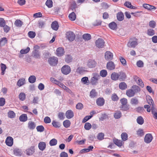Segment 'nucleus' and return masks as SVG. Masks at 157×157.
<instances>
[{
  "instance_id": "1",
  "label": "nucleus",
  "mask_w": 157,
  "mask_h": 157,
  "mask_svg": "<svg viewBox=\"0 0 157 157\" xmlns=\"http://www.w3.org/2000/svg\"><path fill=\"white\" fill-rule=\"evenodd\" d=\"M146 100L149 105H145L144 107L145 109L147 108V112H150V109L154 108V103L151 98L150 96H147L146 97Z\"/></svg>"
},
{
  "instance_id": "2",
  "label": "nucleus",
  "mask_w": 157,
  "mask_h": 157,
  "mask_svg": "<svg viewBox=\"0 0 157 157\" xmlns=\"http://www.w3.org/2000/svg\"><path fill=\"white\" fill-rule=\"evenodd\" d=\"M138 39L135 37L131 38L129 39L127 44V46L129 48H135L138 44Z\"/></svg>"
},
{
  "instance_id": "3",
  "label": "nucleus",
  "mask_w": 157,
  "mask_h": 157,
  "mask_svg": "<svg viewBox=\"0 0 157 157\" xmlns=\"http://www.w3.org/2000/svg\"><path fill=\"white\" fill-rule=\"evenodd\" d=\"M92 77L90 80V83L92 85H96L98 83V81L100 78L99 75L97 73H93Z\"/></svg>"
},
{
  "instance_id": "4",
  "label": "nucleus",
  "mask_w": 157,
  "mask_h": 157,
  "mask_svg": "<svg viewBox=\"0 0 157 157\" xmlns=\"http://www.w3.org/2000/svg\"><path fill=\"white\" fill-rule=\"evenodd\" d=\"M95 44L98 48H102L105 46V42L102 39L98 38L96 41Z\"/></svg>"
},
{
  "instance_id": "5",
  "label": "nucleus",
  "mask_w": 157,
  "mask_h": 157,
  "mask_svg": "<svg viewBox=\"0 0 157 157\" xmlns=\"http://www.w3.org/2000/svg\"><path fill=\"white\" fill-rule=\"evenodd\" d=\"M62 73L64 75H67L69 74L71 71L70 67L68 65L63 66L61 69Z\"/></svg>"
},
{
  "instance_id": "6",
  "label": "nucleus",
  "mask_w": 157,
  "mask_h": 157,
  "mask_svg": "<svg viewBox=\"0 0 157 157\" xmlns=\"http://www.w3.org/2000/svg\"><path fill=\"white\" fill-rule=\"evenodd\" d=\"M97 63L96 61L92 59H89L87 62L86 66L90 68L94 67L96 65Z\"/></svg>"
},
{
  "instance_id": "7",
  "label": "nucleus",
  "mask_w": 157,
  "mask_h": 157,
  "mask_svg": "<svg viewBox=\"0 0 157 157\" xmlns=\"http://www.w3.org/2000/svg\"><path fill=\"white\" fill-rule=\"evenodd\" d=\"M57 58L55 57H53L49 59L48 62L51 65L55 66L58 63Z\"/></svg>"
},
{
  "instance_id": "8",
  "label": "nucleus",
  "mask_w": 157,
  "mask_h": 157,
  "mask_svg": "<svg viewBox=\"0 0 157 157\" xmlns=\"http://www.w3.org/2000/svg\"><path fill=\"white\" fill-rule=\"evenodd\" d=\"M67 37L69 41H72L75 39V35L73 33L70 31L67 33Z\"/></svg>"
},
{
  "instance_id": "9",
  "label": "nucleus",
  "mask_w": 157,
  "mask_h": 157,
  "mask_svg": "<svg viewBox=\"0 0 157 157\" xmlns=\"http://www.w3.org/2000/svg\"><path fill=\"white\" fill-rule=\"evenodd\" d=\"M153 137L151 134L148 133L146 135L144 138V142L147 144L149 143L152 140Z\"/></svg>"
},
{
  "instance_id": "10",
  "label": "nucleus",
  "mask_w": 157,
  "mask_h": 157,
  "mask_svg": "<svg viewBox=\"0 0 157 157\" xmlns=\"http://www.w3.org/2000/svg\"><path fill=\"white\" fill-rule=\"evenodd\" d=\"M133 78L137 83L142 87H144V84L142 80L136 76H134Z\"/></svg>"
},
{
  "instance_id": "11",
  "label": "nucleus",
  "mask_w": 157,
  "mask_h": 157,
  "mask_svg": "<svg viewBox=\"0 0 157 157\" xmlns=\"http://www.w3.org/2000/svg\"><path fill=\"white\" fill-rule=\"evenodd\" d=\"M106 67L107 69L109 70H113L115 68V66L114 63L110 61L107 63Z\"/></svg>"
},
{
  "instance_id": "12",
  "label": "nucleus",
  "mask_w": 157,
  "mask_h": 157,
  "mask_svg": "<svg viewBox=\"0 0 157 157\" xmlns=\"http://www.w3.org/2000/svg\"><path fill=\"white\" fill-rule=\"evenodd\" d=\"M56 55L58 56H63L64 53V51L62 47L58 48L56 51Z\"/></svg>"
},
{
  "instance_id": "13",
  "label": "nucleus",
  "mask_w": 157,
  "mask_h": 157,
  "mask_svg": "<svg viewBox=\"0 0 157 157\" xmlns=\"http://www.w3.org/2000/svg\"><path fill=\"white\" fill-rule=\"evenodd\" d=\"M6 144L10 147L12 146L13 144V139L11 136H8L6 138Z\"/></svg>"
},
{
  "instance_id": "14",
  "label": "nucleus",
  "mask_w": 157,
  "mask_h": 157,
  "mask_svg": "<svg viewBox=\"0 0 157 157\" xmlns=\"http://www.w3.org/2000/svg\"><path fill=\"white\" fill-rule=\"evenodd\" d=\"M113 54L109 51H107L105 55V59L107 60H111L113 59Z\"/></svg>"
},
{
  "instance_id": "15",
  "label": "nucleus",
  "mask_w": 157,
  "mask_h": 157,
  "mask_svg": "<svg viewBox=\"0 0 157 157\" xmlns=\"http://www.w3.org/2000/svg\"><path fill=\"white\" fill-rule=\"evenodd\" d=\"M118 80L121 81H123L126 78V75L125 73L120 72L118 73Z\"/></svg>"
},
{
  "instance_id": "16",
  "label": "nucleus",
  "mask_w": 157,
  "mask_h": 157,
  "mask_svg": "<svg viewBox=\"0 0 157 157\" xmlns=\"http://www.w3.org/2000/svg\"><path fill=\"white\" fill-rule=\"evenodd\" d=\"M65 115L67 118L70 119L73 117L74 115V113L71 110H69L66 112Z\"/></svg>"
},
{
  "instance_id": "17",
  "label": "nucleus",
  "mask_w": 157,
  "mask_h": 157,
  "mask_svg": "<svg viewBox=\"0 0 157 157\" xmlns=\"http://www.w3.org/2000/svg\"><path fill=\"white\" fill-rule=\"evenodd\" d=\"M143 6L145 9L150 10H155L156 8L154 6L147 4H143Z\"/></svg>"
},
{
  "instance_id": "18",
  "label": "nucleus",
  "mask_w": 157,
  "mask_h": 157,
  "mask_svg": "<svg viewBox=\"0 0 157 157\" xmlns=\"http://www.w3.org/2000/svg\"><path fill=\"white\" fill-rule=\"evenodd\" d=\"M46 144L45 142H40L38 144V147L39 149L42 151H44L45 148Z\"/></svg>"
},
{
  "instance_id": "19",
  "label": "nucleus",
  "mask_w": 157,
  "mask_h": 157,
  "mask_svg": "<svg viewBox=\"0 0 157 157\" xmlns=\"http://www.w3.org/2000/svg\"><path fill=\"white\" fill-rule=\"evenodd\" d=\"M113 142L116 145L119 147H121L124 143L122 141L116 139H114Z\"/></svg>"
},
{
  "instance_id": "20",
  "label": "nucleus",
  "mask_w": 157,
  "mask_h": 157,
  "mask_svg": "<svg viewBox=\"0 0 157 157\" xmlns=\"http://www.w3.org/2000/svg\"><path fill=\"white\" fill-rule=\"evenodd\" d=\"M111 78L112 80L116 81L118 80V73L114 72L111 75Z\"/></svg>"
},
{
  "instance_id": "21",
  "label": "nucleus",
  "mask_w": 157,
  "mask_h": 157,
  "mask_svg": "<svg viewBox=\"0 0 157 157\" xmlns=\"http://www.w3.org/2000/svg\"><path fill=\"white\" fill-rule=\"evenodd\" d=\"M52 28L55 30H57L59 28V25L58 22L56 21L53 22L51 25Z\"/></svg>"
},
{
  "instance_id": "22",
  "label": "nucleus",
  "mask_w": 157,
  "mask_h": 157,
  "mask_svg": "<svg viewBox=\"0 0 157 157\" xmlns=\"http://www.w3.org/2000/svg\"><path fill=\"white\" fill-rule=\"evenodd\" d=\"M34 152V148L33 146L31 147L26 150V154L28 155H32Z\"/></svg>"
},
{
  "instance_id": "23",
  "label": "nucleus",
  "mask_w": 157,
  "mask_h": 157,
  "mask_svg": "<svg viewBox=\"0 0 157 157\" xmlns=\"http://www.w3.org/2000/svg\"><path fill=\"white\" fill-rule=\"evenodd\" d=\"M104 100L102 98H99L96 100L97 104L99 106H102L104 103Z\"/></svg>"
},
{
  "instance_id": "24",
  "label": "nucleus",
  "mask_w": 157,
  "mask_h": 157,
  "mask_svg": "<svg viewBox=\"0 0 157 157\" xmlns=\"http://www.w3.org/2000/svg\"><path fill=\"white\" fill-rule=\"evenodd\" d=\"M124 5L128 8L132 9H136L137 8V7L132 6L131 3L129 2H126L124 3Z\"/></svg>"
},
{
  "instance_id": "25",
  "label": "nucleus",
  "mask_w": 157,
  "mask_h": 157,
  "mask_svg": "<svg viewBox=\"0 0 157 157\" xmlns=\"http://www.w3.org/2000/svg\"><path fill=\"white\" fill-rule=\"evenodd\" d=\"M126 94L127 96L130 97H133L135 95L134 92L132 89L127 90L126 92Z\"/></svg>"
},
{
  "instance_id": "26",
  "label": "nucleus",
  "mask_w": 157,
  "mask_h": 157,
  "mask_svg": "<svg viewBox=\"0 0 157 157\" xmlns=\"http://www.w3.org/2000/svg\"><path fill=\"white\" fill-rule=\"evenodd\" d=\"M7 40L6 38H2L0 40V47L4 46L7 43Z\"/></svg>"
},
{
  "instance_id": "27",
  "label": "nucleus",
  "mask_w": 157,
  "mask_h": 157,
  "mask_svg": "<svg viewBox=\"0 0 157 157\" xmlns=\"http://www.w3.org/2000/svg\"><path fill=\"white\" fill-rule=\"evenodd\" d=\"M109 26L111 29L113 30H115L117 28V24L114 22H112L110 23L109 24Z\"/></svg>"
},
{
  "instance_id": "28",
  "label": "nucleus",
  "mask_w": 157,
  "mask_h": 157,
  "mask_svg": "<svg viewBox=\"0 0 157 157\" xmlns=\"http://www.w3.org/2000/svg\"><path fill=\"white\" fill-rule=\"evenodd\" d=\"M117 18L118 20L119 21H122L124 18L123 13L121 12L118 13L117 15Z\"/></svg>"
},
{
  "instance_id": "29",
  "label": "nucleus",
  "mask_w": 157,
  "mask_h": 157,
  "mask_svg": "<svg viewBox=\"0 0 157 157\" xmlns=\"http://www.w3.org/2000/svg\"><path fill=\"white\" fill-rule=\"evenodd\" d=\"M25 80L24 78L19 79L17 82V85L19 87L23 85L25 83Z\"/></svg>"
},
{
  "instance_id": "30",
  "label": "nucleus",
  "mask_w": 157,
  "mask_h": 157,
  "mask_svg": "<svg viewBox=\"0 0 157 157\" xmlns=\"http://www.w3.org/2000/svg\"><path fill=\"white\" fill-rule=\"evenodd\" d=\"M119 87L122 90H125L127 88V85L124 82H121L119 84Z\"/></svg>"
},
{
  "instance_id": "31",
  "label": "nucleus",
  "mask_w": 157,
  "mask_h": 157,
  "mask_svg": "<svg viewBox=\"0 0 157 157\" xmlns=\"http://www.w3.org/2000/svg\"><path fill=\"white\" fill-rule=\"evenodd\" d=\"M27 117L26 114H23L19 117V120L21 121L25 122L27 120Z\"/></svg>"
},
{
  "instance_id": "32",
  "label": "nucleus",
  "mask_w": 157,
  "mask_h": 157,
  "mask_svg": "<svg viewBox=\"0 0 157 157\" xmlns=\"http://www.w3.org/2000/svg\"><path fill=\"white\" fill-rule=\"evenodd\" d=\"M28 128L30 129H33L36 127L35 124L33 121H29L28 123Z\"/></svg>"
},
{
  "instance_id": "33",
  "label": "nucleus",
  "mask_w": 157,
  "mask_h": 157,
  "mask_svg": "<svg viewBox=\"0 0 157 157\" xmlns=\"http://www.w3.org/2000/svg\"><path fill=\"white\" fill-rule=\"evenodd\" d=\"M151 110V113L154 118L155 119H157V111L154 108H153L150 109Z\"/></svg>"
},
{
  "instance_id": "34",
  "label": "nucleus",
  "mask_w": 157,
  "mask_h": 157,
  "mask_svg": "<svg viewBox=\"0 0 157 157\" xmlns=\"http://www.w3.org/2000/svg\"><path fill=\"white\" fill-rule=\"evenodd\" d=\"M134 93L139 92L140 91V88L137 86L134 85L132 86V89Z\"/></svg>"
},
{
  "instance_id": "35",
  "label": "nucleus",
  "mask_w": 157,
  "mask_h": 157,
  "mask_svg": "<svg viewBox=\"0 0 157 157\" xmlns=\"http://www.w3.org/2000/svg\"><path fill=\"white\" fill-rule=\"evenodd\" d=\"M63 124L64 127L67 128L70 126L71 122L69 120H67L63 122Z\"/></svg>"
},
{
  "instance_id": "36",
  "label": "nucleus",
  "mask_w": 157,
  "mask_h": 157,
  "mask_svg": "<svg viewBox=\"0 0 157 157\" xmlns=\"http://www.w3.org/2000/svg\"><path fill=\"white\" fill-rule=\"evenodd\" d=\"M69 19L72 21H73L75 20L76 16L75 13L72 12L69 15Z\"/></svg>"
},
{
  "instance_id": "37",
  "label": "nucleus",
  "mask_w": 157,
  "mask_h": 157,
  "mask_svg": "<svg viewBox=\"0 0 157 157\" xmlns=\"http://www.w3.org/2000/svg\"><path fill=\"white\" fill-rule=\"evenodd\" d=\"M121 116V113L120 111H116L114 114V117L115 119L120 118Z\"/></svg>"
},
{
  "instance_id": "38",
  "label": "nucleus",
  "mask_w": 157,
  "mask_h": 157,
  "mask_svg": "<svg viewBox=\"0 0 157 157\" xmlns=\"http://www.w3.org/2000/svg\"><path fill=\"white\" fill-rule=\"evenodd\" d=\"M136 121L137 123L140 125L142 124L144 122V120L141 116L138 117Z\"/></svg>"
},
{
  "instance_id": "39",
  "label": "nucleus",
  "mask_w": 157,
  "mask_h": 157,
  "mask_svg": "<svg viewBox=\"0 0 157 157\" xmlns=\"http://www.w3.org/2000/svg\"><path fill=\"white\" fill-rule=\"evenodd\" d=\"M72 60V58L70 55H67L66 56L65 61L67 63L71 62Z\"/></svg>"
},
{
  "instance_id": "40",
  "label": "nucleus",
  "mask_w": 157,
  "mask_h": 157,
  "mask_svg": "<svg viewBox=\"0 0 157 157\" xmlns=\"http://www.w3.org/2000/svg\"><path fill=\"white\" fill-rule=\"evenodd\" d=\"M1 67L2 70L1 74L2 75H4L5 74V71L6 68V66L5 64L1 63Z\"/></svg>"
},
{
  "instance_id": "41",
  "label": "nucleus",
  "mask_w": 157,
  "mask_h": 157,
  "mask_svg": "<svg viewBox=\"0 0 157 157\" xmlns=\"http://www.w3.org/2000/svg\"><path fill=\"white\" fill-rule=\"evenodd\" d=\"M131 103L132 105H137L139 102L138 99L136 98H134L131 99Z\"/></svg>"
},
{
  "instance_id": "42",
  "label": "nucleus",
  "mask_w": 157,
  "mask_h": 157,
  "mask_svg": "<svg viewBox=\"0 0 157 157\" xmlns=\"http://www.w3.org/2000/svg\"><path fill=\"white\" fill-rule=\"evenodd\" d=\"M91 36L89 34H85L83 35V38L85 40H88L91 39Z\"/></svg>"
},
{
  "instance_id": "43",
  "label": "nucleus",
  "mask_w": 157,
  "mask_h": 157,
  "mask_svg": "<svg viewBox=\"0 0 157 157\" xmlns=\"http://www.w3.org/2000/svg\"><path fill=\"white\" fill-rule=\"evenodd\" d=\"M36 78L34 75L31 76L29 78V81L30 83H33L36 81Z\"/></svg>"
},
{
  "instance_id": "44",
  "label": "nucleus",
  "mask_w": 157,
  "mask_h": 157,
  "mask_svg": "<svg viewBox=\"0 0 157 157\" xmlns=\"http://www.w3.org/2000/svg\"><path fill=\"white\" fill-rule=\"evenodd\" d=\"M97 95V93L95 90H92L90 92V96L92 98L95 97Z\"/></svg>"
},
{
  "instance_id": "45",
  "label": "nucleus",
  "mask_w": 157,
  "mask_h": 157,
  "mask_svg": "<svg viewBox=\"0 0 157 157\" xmlns=\"http://www.w3.org/2000/svg\"><path fill=\"white\" fill-rule=\"evenodd\" d=\"M52 124L53 126L55 128H59L60 127V124L58 122L53 121L52 122Z\"/></svg>"
},
{
  "instance_id": "46",
  "label": "nucleus",
  "mask_w": 157,
  "mask_h": 157,
  "mask_svg": "<svg viewBox=\"0 0 157 157\" xmlns=\"http://www.w3.org/2000/svg\"><path fill=\"white\" fill-rule=\"evenodd\" d=\"M23 22L19 20H16L14 23L15 25L18 27H21L22 25Z\"/></svg>"
},
{
  "instance_id": "47",
  "label": "nucleus",
  "mask_w": 157,
  "mask_h": 157,
  "mask_svg": "<svg viewBox=\"0 0 157 157\" xmlns=\"http://www.w3.org/2000/svg\"><path fill=\"white\" fill-rule=\"evenodd\" d=\"M147 34L149 36H152L155 34V31L152 29H149L147 30Z\"/></svg>"
},
{
  "instance_id": "48",
  "label": "nucleus",
  "mask_w": 157,
  "mask_h": 157,
  "mask_svg": "<svg viewBox=\"0 0 157 157\" xmlns=\"http://www.w3.org/2000/svg\"><path fill=\"white\" fill-rule=\"evenodd\" d=\"M57 143V140L55 139H53L51 140L49 142V144L50 146H54L56 145Z\"/></svg>"
},
{
  "instance_id": "49",
  "label": "nucleus",
  "mask_w": 157,
  "mask_h": 157,
  "mask_svg": "<svg viewBox=\"0 0 157 157\" xmlns=\"http://www.w3.org/2000/svg\"><path fill=\"white\" fill-rule=\"evenodd\" d=\"M121 137L123 141H126L127 140L128 135L126 133L123 132L121 135Z\"/></svg>"
},
{
  "instance_id": "50",
  "label": "nucleus",
  "mask_w": 157,
  "mask_h": 157,
  "mask_svg": "<svg viewBox=\"0 0 157 157\" xmlns=\"http://www.w3.org/2000/svg\"><path fill=\"white\" fill-rule=\"evenodd\" d=\"M85 71V67H79L77 68L76 71L80 74H81L83 73Z\"/></svg>"
},
{
  "instance_id": "51",
  "label": "nucleus",
  "mask_w": 157,
  "mask_h": 157,
  "mask_svg": "<svg viewBox=\"0 0 157 157\" xmlns=\"http://www.w3.org/2000/svg\"><path fill=\"white\" fill-rule=\"evenodd\" d=\"M13 151L14 154L16 155H19L21 154V150L19 149H15Z\"/></svg>"
},
{
  "instance_id": "52",
  "label": "nucleus",
  "mask_w": 157,
  "mask_h": 157,
  "mask_svg": "<svg viewBox=\"0 0 157 157\" xmlns=\"http://www.w3.org/2000/svg\"><path fill=\"white\" fill-rule=\"evenodd\" d=\"M30 50V48L29 47H28L26 49H21L20 51V53L21 54H25L28 53Z\"/></svg>"
},
{
  "instance_id": "53",
  "label": "nucleus",
  "mask_w": 157,
  "mask_h": 157,
  "mask_svg": "<svg viewBox=\"0 0 157 157\" xmlns=\"http://www.w3.org/2000/svg\"><path fill=\"white\" fill-rule=\"evenodd\" d=\"M19 98L21 101H24L25 98V95L23 93H21L19 96Z\"/></svg>"
},
{
  "instance_id": "54",
  "label": "nucleus",
  "mask_w": 157,
  "mask_h": 157,
  "mask_svg": "<svg viewBox=\"0 0 157 157\" xmlns=\"http://www.w3.org/2000/svg\"><path fill=\"white\" fill-rule=\"evenodd\" d=\"M46 5L48 8H51L52 6V2L51 0H47L46 2Z\"/></svg>"
},
{
  "instance_id": "55",
  "label": "nucleus",
  "mask_w": 157,
  "mask_h": 157,
  "mask_svg": "<svg viewBox=\"0 0 157 157\" xmlns=\"http://www.w3.org/2000/svg\"><path fill=\"white\" fill-rule=\"evenodd\" d=\"M33 56L36 59L40 58V55L38 51H34L33 52Z\"/></svg>"
},
{
  "instance_id": "56",
  "label": "nucleus",
  "mask_w": 157,
  "mask_h": 157,
  "mask_svg": "<svg viewBox=\"0 0 157 157\" xmlns=\"http://www.w3.org/2000/svg\"><path fill=\"white\" fill-rule=\"evenodd\" d=\"M91 127V125L88 122L86 123L84 125V128L86 130H89Z\"/></svg>"
},
{
  "instance_id": "57",
  "label": "nucleus",
  "mask_w": 157,
  "mask_h": 157,
  "mask_svg": "<svg viewBox=\"0 0 157 157\" xmlns=\"http://www.w3.org/2000/svg\"><path fill=\"white\" fill-rule=\"evenodd\" d=\"M15 113L13 111H10L8 113V116L10 118H13L15 117Z\"/></svg>"
},
{
  "instance_id": "58",
  "label": "nucleus",
  "mask_w": 157,
  "mask_h": 157,
  "mask_svg": "<svg viewBox=\"0 0 157 157\" xmlns=\"http://www.w3.org/2000/svg\"><path fill=\"white\" fill-rule=\"evenodd\" d=\"M28 35L29 37L31 38H34L35 36L36 33L35 32L33 31H29L28 33Z\"/></svg>"
},
{
  "instance_id": "59",
  "label": "nucleus",
  "mask_w": 157,
  "mask_h": 157,
  "mask_svg": "<svg viewBox=\"0 0 157 157\" xmlns=\"http://www.w3.org/2000/svg\"><path fill=\"white\" fill-rule=\"evenodd\" d=\"M119 59L121 63L124 66H125L126 65V61L122 57H120Z\"/></svg>"
},
{
  "instance_id": "60",
  "label": "nucleus",
  "mask_w": 157,
  "mask_h": 157,
  "mask_svg": "<svg viewBox=\"0 0 157 157\" xmlns=\"http://www.w3.org/2000/svg\"><path fill=\"white\" fill-rule=\"evenodd\" d=\"M100 75L102 77H105L107 75V72L106 70H102L100 72Z\"/></svg>"
},
{
  "instance_id": "61",
  "label": "nucleus",
  "mask_w": 157,
  "mask_h": 157,
  "mask_svg": "<svg viewBox=\"0 0 157 157\" xmlns=\"http://www.w3.org/2000/svg\"><path fill=\"white\" fill-rule=\"evenodd\" d=\"M137 134L138 136H143L144 134L143 130L142 129H139L137 132Z\"/></svg>"
},
{
  "instance_id": "62",
  "label": "nucleus",
  "mask_w": 157,
  "mask_h": 157,
  "mask_svg": "<svg viewBox=\"0 0 157 157\" xmlns=\"http://www.w3.org/2000/svg\"><path fill=\"white\" fill-rule=\"evenodd\" d=\"M6 25V21L3 18H0V26L3 27Z\"/></svg>"
},
{
  "instance_id": "63",
  "label": "nucleus",
  "mask_w": 157,
  "mask_h": 157,
  "mask_svg": "<svg viewBox=\"0 0 157 157\" xmlns=\"http://www.w3.org/2000/svg\"><path fill=\"white\" fill-rule=\"evenodd\" d=\"M104 133H100L98 134L97 136V138L99 140H102L104 139Z\"/></svg>"
},
{
  "instance_id": "64",
  "label": "nucleus",
  "mask_w": 157,
  "mask_h": 157,
  "mask_svg": "<svg viewBox=\"0 0 157 157\" xmlns=\"http://www.w3.org/2000/svg\"><path fill=\"white\" fill-rule=\"evenodd\" d=\"M111 99L113 101H117L118 99V98L116 94H114L112 96Z\"/></svg>"
}]
</instances>
